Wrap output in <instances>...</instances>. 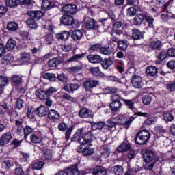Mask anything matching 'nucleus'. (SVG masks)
<instances>
[{
	"label": "nucleus",
	"mask_w": 175,
	"mask_h": 175,
	"mask_svg": "<svg viewBox=\"0 0 175 175\" xmlns=\"http://www.w3.org/2000/svg\"><path fill=\"white\" fill-rule=\"evenodd\" d=\"M93 137L94 135L91 131H88L84 134L83 133V129H79L73 135L71 140L72 142H79L80 144L85 146V144H90L92 142Z\"/></svg>",
	"instance_id": "nucleus-1"
},
{
	"label": "nucleus",
	"mask_w": 175,
	"mask_h": 175,
	"mask_svg": "<svg viewBox=\"0 0 175 175\" xmlns=\"http://www.w3.org/2000/svg\"><path fill=\"white\" fill-rule=\"evenodd\" d=\"M111 103L109 104V107L111 111L117 113L120 111V109H122V98L118 94H114L111 96L110 98Z\"/></svg>",
	"instance_id": "nucleus-2"
},
{
	"label": "nucleus",
	"mask_w": 175,
	"mask_h": 175,
	"mask_svg": "<svg viewBox=\"0 0 175 175\" xmlns=\"http://www.w3.org/2000/svg\"><path fill=\"white\" fill-rule=\"evenodd\" d=\"M144 159L148 163V170H152L155 163H157V159H155V153L150 150H146L143 154Z\"/></svg>",
	"instance_id": "nucleus-3"
},
{
	"label": "nucleus",
	"mask_w": 175,
	"mask_h": 175,
	"mask_svg": "<svg viewBox=\"0 0 175 175\" xmlns=\"http://www.w3.org/2000/svg\"><path fill=\"white\" fill-rule=\"evenodd\" d=\"M151 137V134L148 131H139L135 137V142L136 144H146Z\"/></svg>",
	"instance_id": "nucleus-4"
},
{
	"label": "nucleus",
	"mask_w": 175,
	"mask_h": 175,
	"mask_svg": "<svg viewBox=\"0 0 175 175\" xmlns=\"http://www.w3.org/2000/svg\"><path fill=\"white\" fill-rule=\"evenodd\" d=\"M84 25L85 29L96 31L99 28V25H98V22L95 21L94 18H91L90 17H86L84 19Z\"/></svg>",
	"instance_id": "nucleus-5"
},
{
	"label": "nucleus",
	"mask_w": 175,
	"mask_h": 175,
	"mask_svg": "<svg viewBox=\"0 0 175 175\" xmlns=\"http://www.w3.org/2000/svg\"><path fill=\"white\" fill-rule=\"evenodd\" d=\"M173 4V1L169 0L166 3L162 6L161 10V18L163 21H167L169 20V9H170L172 5Z\"/></svg>",
	"instance_id": "nucleus-6"
},
{
	"label": "nucleus",
	"mask_w": 175,
	"mask_h": 175,
	"mask_svg": "<svg viewBox=\"0 0 175 175\" xmlns=\"http://www.w3.org/2000/svg\"><path fill=\"white\" fill-rule=\"evenodd\" d=\"M60 23L63 25H68L69 27H76V23H75V18L73 16L68 14L63 15L60 18Z\"/></svg>",
	"instance_id": "nucleus-7"
},
{
	"label": "nucleus",
	"mask_w": 175,
	"mask_h": 175,
	"mask_svg": "<svg viewBox=\"0 0 175 175\" xmlns=\"http://www.w3.org/2000/svg\"><path fill=\"white\" fill-rule=\"evenodd\" d=\"M131 84L134 88H143L144 86V83H143V79H142V77L139 75H133V77L131 78Z\"/></svg>",
	"instance_id": "nucleus-8"
},
{
	"label": "nucleus",
	"mask_w": 175,
	"mask_h": 175,
	"mask_svg": "<svg viewBox=\"0 0 175 175\" xmlns=\"http://www.w3.org/2000/svg\"><path fill=\"white\" fill-rule=\"evenodd\" d=\"M12 140V133L7 132L2 134L0 137V147H3L6 144H9Z\"/></svg>",
	"instance_id": "nucleus-9"
},
{
	"label": "nucleus",
	"mask_w": 175,
	"mask_h": 175,
	"mask_svg": "<svg viewBox=\"0 0 175 175\" xmlns=\"http://www.w3.org/2000/svg\"><path fill=\"white\" fill-rule=\"evenodd\" d=\"M113 32L118 36L124 35V27H122V23L118 21L115 22L113 25Z\"/></svg>",
	"instance_id": "nucleus-10"
},
{
	"label": "nucleus",
	"mask_w": 175,
	"mask_h": 175,
	"mask_svg": "<svg viewBox=\"0 0 175 175\" xmlns=\"http://www.w3.org/2000/svg\"><path fill=\"white\" fill-rule=\"evenodd\" d=\"M62 12L67 14H75L77 12L76 5L66 4L62 8Z\"/></svg>",
	"instance_id": "nucleus-11"
},
{
	"label": "nucleus",
	"mask_w": 175,
	"mask_h": 175,
	"mask_svg": "<svg viewBox=\"0 0 175 175\" xmlns=\"http://www.w3.org/2000/svg\"><path fill=\"white\" fill-rule=\"evenodd\" d=\"M27 14L29 17L33 18L34 20L38 21L44 16V12L42 11L29 10L27 12Z\"/></svg>",
	"instance_id": "nucleus-12"
},
{
	"label": "nucleus",
	"mask_w": 175,
	"mask_h": 175,
	"mask_svg": "<svg viewBox=\"0 0 175 175\" xmlns=\"http://www.w3.org/2000/svg\"><path fill=\"white\" fill-rule=\"evenodd\" d=\"M91 173L93 175H107V170L103 166H96L92 169Z\"/></svg>",
	"instance_id": "nucleus-13"
},
{
	"label": "nucleus",
	"mask_w": 175,
	"mask_h": 175,
	"mask_svg": "<svg viewBox=\"0 0 175 175\" xmlns=\"http://www.w3.org/2000/svg\"><path fill=\"white\" fill-rule=\"evenodd\" d=\"M79 116L81 118H92L94 117L92 112L85 107L81 108Z\"/></svg>",
	"instance_id": "nucleus-14"
},
{
	"label": "nucleus",
	"mask_w": 175,
	"mask_h": 175,
	"mask_svg": "<svg viewBox=\"0 0 175 175\" xmlns=\"http://www.w3.org/2000/svg\"><path fill=\"white\" fill-rule=\"evenodd\" d=\"M87 58L91 64H102V62L103 61V58L99 55L90 54L87 56Z\"/></svg>",
	"instance_id": "nucleus-15"
},
{
	"label": "nucleus",
	"mask_w": 175,
	"mask_h": 175,
	"mask_svg": "<svg viewBox=\"0 0 175 175\" xmlns=\"http://www.w3.org/2000/svg\"><path fill=\"white\" fill-rule=\"evenodd\" d=\"M48 118L54 122L58 121L61 118V116L55 109H51L48 113Z\"/></svg>",
	"instance_id": "nucleus-16"
},
{
	"label": "nucleus",
	"mask_w": 175,
	"mask_h": 175,
	"mask_svg": "<svg viewBox=\"0 0 175 175\" xmlns=\"http://www.w3.org/2000/svg\"><path fill=\"white\" fill-rule=\"evenodd\" d=\"M99 84V81L96 80H88L83 83V87L86 90V91H90L91 88H95L96 85Z\"/></svg>",
	"instance_id": "nucleus-17"
},
{
	"label": "nucleus",
	"mask_w": 175,
	"mask_h": 175,
	"mask_svg": "<svg viewBox=\"0 0 175 175\" xmlns=\"http://www.w3.org/2000/svg\"><path fill=\"white\" fill-rule=\"evenodd\" d=\"M36 113L38 117H44V116H47V113H49V108L46 106H40L36 110Z\"/></svg>",
	"instance_id": "nucleus-18"
},
{
	"label": "nucleus",
	"mask_w": 175,
	"mask_h": 175,
	"mask_svg": "<svg viewBox=\"0 0 175 175\" xmlns=\"http://www.w3.org/2000/svg\"><path fill=\"white\" fill-rule=\"evenodd\" d=\"M31 61V54L27 52H23L21 57V65H27L28 62Z\"/></svg>",
	"instance_id": "nucleus-19"
},
{
	"label": "nucleus",
	"mask_w": 175,
	"mask_h": 175,
	"mask_svg": "<svg viewBox=\"0 0 175 175\" xmlns=\"http://www.w3.org/2000/svg\"><path fill=\"white\" fill-rule=\"evenodd\" d=\"M83 36H84V32L81 30H75L71 34V38L75 41L80 40Z\"/></svg>",
	"instance_id": "nucleus-20"
},
{
	"label": "nucleus",
	"mask_w": 175,
	"mask_h": 175,
	"mask_svg": "<svg viewBox=\"0 0 175 175\" xmlns=\"http://www.w3.org/2000/svg\"><path fill=\"white\" fill-rule=\"evenodd\" d=\"M132 147L131 144L126 142H124L122 144L117 148V150L119 152H126V151H129L131 150Z\"/></svg>",
	"instance_id": "nucleus-21"
},
{
	"label": "nucleus",
	"mask_w": 175,
	"mask_h": 175,
	"mask_svg": "<svg viewBox=\"0 0 175 175\" xmlns=\"http://www.w3.org/2000/svg\"><path fill=\"white\" fill-rule=\"evenodd\" d=\"M68 174L69 175H79L80 174V171L79 170L77 164H75L72 166L66 168Z\"/></svg>",
	"instance_id": "nucleus-22"
},
{
	"label": "nucleus",
	"mask_w": 175,
	"mask_h": 175,
	"mask_svg": "<svg viewBox=\"0 0 175 175\" xmlns=\"http://www.w3.org/2000/svg\"><path fill=\"white\" fill-rule=\"evenodd\" d=\"M113 53H114V49L111 46H101L100 50V54H103V55H111Z\"/></svg>",
	"instance_id": "nucleus-23"
},
{
	"label": "nucleus",
	"mask_w": 175,
	"mask_h": 175,
	"mask_svg": "<svg viewBox=\"0 0 175 175\" xmlns=\"http://www.w3.org/2000/svg\"><path fill=\"white\" fill-rule=\"evenodd\" d=\"M16 44L17 42H16V40L10 38L8 40L5 44V49L8 50V51H13Z\"/></svg>",
	"instance_id": "nucleus-24"
},
{
	"label": "nucleus",
	"mask_w": 175,
	"mask_h": 175,
	"mask_svg": "<svg viewBox=\"0 0 175 175\" xmlns=\"http://www.w3.org/2000/svg\"><path fill=\"white\" fill-rule=\"evenodd\" d=\"M146 73L147 76L154 77V76H157V74L158 73V68L155 66H148L146 70Z\"/></svg>",
	"instance_id": "nucleus-25"
},
{
	"label": "nucleus",
	"mask_w": 175,
	"mask_h": 175,
	"mask_svg": "<svg viewBox=\"0 0 175 175\" xmlns=\"http://www.w3.org/2000/svg\"><path fill=\"white\" fill-rule=\"evenodd\" d=\"M32 132H33V129L31 126L27 125L24 127L23 133L24 134V139L26 140V142H29L28 136H29Z\"/></svg>",
	"instance_id": "nucleus-26"
},
{
	"label": "nucleus",
	"mask_w": 175,
	"mask_h": 175,
	"mask_svg": "<svg viewBox=\"0 0 175 175\" xmlns=\"http://www.w3.org/2000/svg\"><path fill=\"white\" fill-rule=\"evenodd\" d=\"M26 24H27L28 27L31 29H38V23H36V20L32 17H30L26 21Z\"/></svg>",
	"instance_id": "nucleus-27"
},
{
	"label": "nucleus",
	"mask_w": 175,
	"mask_h": 175,
	"mask_svg": "<svg viewBox=\"0 0 175 175\" xmlns=\"http://www.w3.org/2000/svg\"><path fill=\"white\" fill-rule=\"evenodd\" d=\"M70 36V33L66 31H63L62 33H57L55 35V37L57 38V39H60V40H64V41L68 40Z\"/></svg>",
	"instance_id": "nucleus-28"
},
{
	"label": "nucleus",
	"mask_w": 175,
	"mask_h": 175,
	"mask_svg": "<svg viewBox=\"0 0 175 175\" xmlns=\"http://www.w3.org/2000/svg\"><path fill=\"white\" fill-rule=\"evenodd\" d=\"M5 5L8 8H17V5H21V0H6Z\"/></svg>",
	"instance_id": "nucleus-29"
},
{
	"label": "nucleus",
	"mask_w": 175,
	"mask_h": 175,
	"mask_svg": "<svg viewBox=\"0 0 175 175\" xmlns=\"http://www.w3.org/2000/svg\"><path fill=\"white\" fill-rule=\"evenodd\" d=\"M149 47L152 49V50H159V49L162 47V41L157 40L151 42L149 44Z\"/></svg>",
	"instance_id": "nucleus-30"
},
{
	"label": "nucleus",
	"mask_w": 175,
	"mask_h": 175,
	"mask_svg": "<svg viewBox=\"0 0 175 175\" xmlns=\"http://www.w3.org/2000/svg\"><path fill=\"white\" fill-rule=\"evenodd\" d=\"M7 29L11 32H14L18 29V24L16 22H10L8 23Z\"/></svg>",
	"instance_id": "nucleus-31"
},
{
	"label": "nucleus",
	"mask_w": 175,
	"mask_h": 175,
	"mask_svg": "<svg viewBox=\"0 0 175 175\" xmlns=\"http://www.w3.org/2000/svg\"><path fill=\"white\" fill-rule=\"evenodd\" d=\"M61 64H62V61L59 59V57L53 58L48 62L49 66H58Z\"/></svg>",
	"instance_id": "nucleus-32"
},
{
	"label": "nucleus",
	"mask_w": 175,
	"mask_h": 175,
	"mask_svg": "<svg viewBox=\"0 0 175 175\" xmlns=\"http://www.w3.org/2000/svg\"><path fill=\"white\" fill-rule=\"evenodd\" d=\"M15 125L17 126V133L18 135H21L24 130V126H23V120H15Z\"/></svg>",
	"instance_id": "nucleus-33"
},
{
	"label": "nucleus",
	"mask_w": 175,
	"mask_h": 175,
	"mask_svg": "<svg viewBox=\"0 0 175 175\" xmlns=\"http://www.w3.org/2000/svg\"><path fill=\"white\" fill-rule=\"evenodd\" d=\"M118 48L122 51H125L128 49V42L126 40H120L118 42Z\"/></svg>",
	"instance_id": "nucleus-34"
},
{
	"label": "nucleus",
	"mask_w": 175,
	"mask_h": 175,
	"mask_svg": "<svg viewBox=\"0 0 175 175\" xmlns=\"http://www.w3.org/2000/svg\"><path fill=\"white\" fill-rule=\"evenodd\" d=\"M133 38L134 39V40H139L140 39H143V33L139 31V29H133Z\"/></svg>",
	"instance_id": "nucleus-35"
},
{
	"label": "nucleus",
	"mask_w": 175,
	"mask_h": 175,
	"mask_svg": "<svg viewBox=\"0 0 175 175\" xmlns=\"http://www.w3.org/2000/svg\"><path fill=\"white\" fill-rule=\"evenodd\" d=\"M84 57H85V53L74 55L69 59L66 60V62H73L75 61H79V59H81V58H84Z\"/></svg>",
	"instance_id": "nucleus-36"
},
{
	"label": "nucleus",
	"mask_w": 175,
	"mask_h": 175,
	"mask_svg": "<svg viewBox=\"0 0 175 175\" xmlns=\"http://www.w3.org/2000/svg\"><path fill=\"white\" fill-rule=\"evenodd\" d=\"M92 128V129H94V131H96V129H102L105 126L104 122H91Z\"/></svg>",
	"instance_id": "nucleus-37"
},
{
	"label": "nucleus",
	"mask_w": 175,
	"mask_h": 175,
	"mask_svg": "<svg viewBox=\"0 0 175 175\" xmlns=\"http://www.w3.org/2000/svg\"><path fill=\"white\" fill-rule=\"evenodd\" d=\"M42 10H50V9H53V5L49 0H44L42 3Z\"/></svg>",
	"instance_id": "nucleus-38"
},
{
	"label": "nucleus",
	"mask_w": 175,
	"mask_h": 175,
	"mask_svg": "<svg viewBox=\"0 0 175 175\" xmlns=\"http://www.w3.org/2000/svg\"><path fill=\"white\" fill-rule=\"evenodd\" d=\"M143 20H144V17L142 14H137L133 19L134 25H140L143 23Z\"/></svg>",
	"instance_id": "nucleus-39"
},
{
	"label": "nucleus",
	"mask_w": 175,
	"mask_h": 175,
	"mask_svg": "<svg viewBox=\"0 0 175 175\" xmlns=\"http://www.w3.org/2000/svg\"><path fill=\"white\" fill-rule=\"evenodd\" d=\"M36 95L39 99H41V100H45L47 99V97L46 96V92L42 90H37L36 91Z\"/></svg>",
	"instance_id": "nucleus-40"
},
{
	"label": "nucleus",
	"mask_w": 175,
	"mask_h": 175,
	"mask_svg": "<svg viewBox=\"0 0 175 175\" xmlns=\"http://www.w3.org/2000/svg\"><path fill=\"white\" fill-rule=\"evenodd\" d=\"M23 81V79L20 75H14L12 77V82L13 84H15V85H20Z\"/></svg>",
	"instance_id": "nucleus-41"
},
{
	"label": "nucleus",
	"mask_w": 175,
	"mask_h": 175,
	"mask_svg": "<svg viewBox=\"0 0 175 175\" xmlns=\"http://www.w3.org/2000/svg\"><path fill=\"white\" fill-rule=\"evenodd\" d=\"M122 100L130 110H133V109H135V103H133L132 100L122 98Z\"/></svg>",
	"instance_id": "nucleus-42"
},
{
	"label": "nucleus",
	"mask_w": 175,
	"mask_h": 175,
	"mask_svg": "<svg viewBox=\"0 0 175 175\" xmlns=\"http://www.w3.org/2000/svg\"><path fill=\"white\" fill-rule=\"evenodd\" d=\"M144 20L148 23L149 27H154V17L150 14H148L146 16H144Z\"/></svg>",
	"instance_id": "nucleus-43"
},
{
	"label": "nucleus",
	"mask_w": 175,
	"mask_h": 175,
	"mask_svg": "<svg viewBox=\"0 0 175 175\" xmlns=\"http://www.w3.org/2000/svg\"><path fill=\"white\" fill-rule=\"evenodd\" d=\"M110 157V148L107 146H104L101 152V157L107 159Z\"/></svg>",
	"instance_id": "nucleus-44"
},
{
	"label": "nucleus",
	"mask_w": 175,
	"mask_h": 175,
	"mask_svg": "<svg viewBox=\"0 0 175 175\" xmlns=\"http://www.w3.org/2000/svg\"><path fill=\"white\" fill-rule=\"evenodd\" d=\"M94 148H92L90 146H86L84 148L83 155L84 157H90L94 154Z\"/></svg>",
	"instance_id": "nucleus-45"
},
{
	"label": "nucleus",
	"mask_w": 175,
	"mask_h": 175,
	"mask_svg": "<svg viewBox=\"0 0 175 175\" xmlns=\"http://www.w3.org/2000/svg\"><path fill=\"white\" fill-rule=\"evenodd\" d=\"M30 142L31 143H33L34 144H38L42 142V139H40V137L38 136L36 134H31L30 136Z\"/></svg>",
	"instance_id": "nucleus-46"
},
{
	"label": "nucleus",
	"mask_w": 175,
	"mask_h": 175,
	"mask_svg": "<svg viewBox=\"0 0 175 175\" xmlns=\"http://www.w3.org/2000/svg\"><path fill=\"white\" fill-rule=\"evenodd\" d=\"M90 72L94 76H102V75H103L102 70H100L98 67H92L90 68Z\"/></svg>",
	"instance_id": "nucleus-47"
},
{
	"label": "nucleus",
	"mask_w": 175,
	"mask_h": 175,
	"mask_svg": "<svg viewBox=\"0 0 175 175\" xmlns=\"http://www.w3.org/2000/svg\"><path fill=\"white\" fill-rule=\"evenodd\" d=\"M100 49H102V44L97 43L91 45L90 47L89 48V51H100Z\"/></svg>",
	"instance_id": "nucleus-48"
},
{
	"label": "nucleus",
	"mask_w": 175,
	"mask_h": 175,
	"mask_svg": "<svg viewBox=\"0 0 175 175\" xmlns=\"http://www.w3.org/2000/svg\"><path fill=\"white\" fill-rule=\"evenodd\" d=\"M1 107H2V109H4L1 111L0 114H1V116H5V112L8 113V114H10V111L9 110V107H8V104H6V103H3L1 104Z\"/></svg>",
	"instance_id": "nucleus-49"
},
{
	"label": "nucleus",
	"mask_w": 175,
	"mask_h": 175,
	"mask_svg": "<svg viewBox=\"0 0 175 175\" xmlns=\"http://www.w3.org/2000/svg\"><path fill=\"white\" fill-rule=\"evenodd\" d=\"M113 172L116 175H122L124 174V168L121 165H116L113 167Z\"/></svg>",
	"instance_id": "nucleus-50"
},
{
	"label": "nucleus",
	"mask_w": 175,
	"mask_h": 175,
	"mask_svg": "<svg viewBox=\"0 0 175 175\" xmlns=\"http://www.w3.org/2000/svg\"><path fill=\"white\" fill-rule=\"evenodd\" d=\"M9 84V80L8 78L3 75L0 76V86L1 87H6Z\"/></svg>",
	"instance_id": "nucleus-51"
},
{
	"label": "nucleus",
	"mask_w": 175,
	"mask_h": 175,
	"mask_svg": "<svg viewBox=\"0 0 175 175\" xmlns=\"http://www.w3.org/2000/svg\"><path fill=\"white\" fill-rule=\"evenodd\" d=\"M152 100V98L150 96L146 95L144 97H142V103L144 105L148 106V105H150L151 102Z\"/></svg>",
	"instance_id": "nucleus-52"
},
{
	"label": "nucleus",
	"mask_w": 175,
	"mask_h": 175,
	"mask_svg": "<svg viewBox=\"0 0 175 175\" xmlns=\"http://www.w3.org/2000/svg\"><path fill=\"white\" fill-rule=\"evenodd\" d=\"M118 124L126 126L127 119L125 116H117Z\"/></svg>",
	"instance_id": "nucleus-53"
},
{
	"label": "nucleus",
	"mask_w": 175,
	"mask_h": 175,
	"mask_svg": "<svg viewBox=\"0 0 175 175\" xmlns=\"http://www.w3.org/2000/svg\"><path fill=\"white\" fill-rule=\"evenodd\" d=\"M44 157L46 161H50L53 158V150H46L44 154Z\"/></svg>",
	"instance_id": "nucleus-54"
},
{
	"label": "nucleus",
	"mask_w": 175,
	"mask_h": 175,
	"mask_svg": "<svg viewBox=\"0 0 175 175\" xmlns=\"http://www.w3.org/2000/svg\"><path fill=\"white\" fill-rule=\"evenodd\" d=\"M163 118L167 122H172L173 120H174V116L170 113H165L163 114Z\"/></svg>",
	"instance_id": "nucleus-55"
},
{
	"label": "nucleus",
	"mask_w": 175,
	"mask_h": 175,
	"mask_svg": "<svg viewBox=\"0 0 175 175\" xmlns=\"http://www.w3.org/2000/svg\"><path fill=\"white\" fill-rule=\"evenodd\" d=\"M136 13H137V10L135 7H130L127 9V14L129 16H136Z\"/></svg>",
	"instance_id": "nucleus-56"
},
{
	"label": "nucleus",
	"mask_w": 175,
	"mask_h": 175,
	"mask_svg": "<svg viewBox=\"0 0 175 175\" xmlns=\"http://www.w3.org/2000/svg\"><path fill=\"white\" fill-rule=\"evenodd\" d=\"M3 165L5 166L6 169H10L14 166V163L12 160H5L3 163Z\"/></svg>",
	"instance_id": "nucleus-57"
},
{
	"label": "nucleus",
	"mask_w": 175,
	"mask_h": 175,
	"mask_svg": "<svg viewBox=\"0 0 175 175\" xmlns=\"http://www.w3.org/2000/svg\"><path fill=\"white\" fill-rule=\"evenodd\" d=\"M44 165V161H39V162H37V163H35L34 164H33L32 169L33 170H39L40 169H42V167H43Z\"/></svg>",
	"instance_id": "nucleus-58"
},
{
	"label": "nucleus",
	"mask_w": 175,
	"mask_h": 175,
	"mask_svg": "<svg viewBox=\"0 0 175 175\" xmlns=\"http://www.w3.org/2000/svg\"><path fill=\"white\" fill-rule=\"evenodd\" d=\"M26 5L27 6H33L35 5V0H22L21 1V5Z\"/></svg>",
	"instance_id": "nucleus-59"
},
{
	"label": "nucleus",
	"mask_w": 175,
	"mask_h": 175,
	"mask_svg": "<svg viewBox=\"0 0 175 175\" xmlns=\"http://www.w3.org/2000/svg\"><path fill=\"white\" fill-rule=\"evenodd\" d=\"M44 79L50 80V81H54L55 80V74L53 73H45L44 75Z\"/></svg>",
	"instance_id": "nucleus-60"
},
{
	"label": "nucleus",
	"mask_w": 175,
	"mask_h": 175,
	"mask_svg": "<svg viewBox=\"0 0 175 175\" xmlns=\"http://www.w3.org/2000/svg\"><path fill=\"white\" fill-rule=\"evenodd\" d=\"M83 68L81 66H79V67L72 66L67 68V70L68 72H70V73H77V72H80V70H81Z\"/></svg>",
	"instance_id": "nucleus-61"
},
{
	"label": "nucleus",
	"mask_w": 175,
	"mask_h": 175,
	"mask_svg": "<svg viewBox=\"0 0 175 175\" xmlns=\"http://www.w3.org/2000/svg\"><path fill=\"white\" fill-rule=\"evenodd\" d=\"M105 65H106V66H111V65H113V60L111 57L102 61V66H105Z\"/></svg>",
	"instance_id": "nucleus-62"
},
{
	"label": "nucleus",
	"mask_w": 175,
	"mask_h": 175,
	"mask_svg": "<svg viewBox=\"0 0 175 175\" xmlns=\"http://www.w3.org/2000/svg\"><path fill=\"white\" fill-rule=\"evenodd\" d=\"M55 92H57V89L55 88H49L46 91H45L46 99L50 97V95H53Z\"/></svg>",
	"instance_id": "nucleus-63"
},
{
	"label": "nucleus",
	"mask_w": 175,
	"mask_h": 175,
	"mask_svg": "<svg viewBox=\"0 0 175 175\" xmlns=\"http://www.w3.org/2000/svg\"><path fill=\"white\" fill-rule=\"evenodd\" d=\"M167 90L170 92H173L175 90V81H173L171 83H167Z\"/></svg>",
	"instance_id": "nucleus-64"
}]
</instances>
